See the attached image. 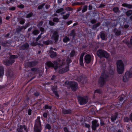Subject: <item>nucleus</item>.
Wrapping results in <instances>:
<instances>
[{
	"instance_id": "f257e3e1",
	"label": "nucleus",
	"mask_w": 132,
	"mask_h": 132,
	"mask_svg": "<svg viewBox=\"0 0 132 132\" xmlns=\"http://www.w3.org/2000/svg\"><path fill=\"white\" fill-rule=\"evenodd\" d=\"M114 71L110 69L109 72L106 73L105 71L103 72L101 74L99 80L98 82L100 86L103 87L105 84L106 81L108 80V78L110 75L111 77H113L114 74Z\"/></svg>"
},
{
	"instance_id": "f03ea898",
	"label": "nucleus",
	"mask_w": 132,
	"mask_h": 132,
	"mask_svg": "<svg viewBox=\"0 0 132 132\" xmlns=\"http://www.w3.org/2000/svg\"><path fill=\"white\" fill-rule=\"evenodd\" d=\"M40 119V117L38 116L35 120L34 128V132H42V126Z\"/></svg>"
},
{
	"instance_id": "7ed1b4c3",
	"label": "nucleus",
	"mask_w": 132,
	"mask_h": 132,
	"mask_svg": "<svg viewBox=\"0 0 132 132\" xmlns=\"http://www.w3.org/2000/svg\"><path fill=\"white\" fill-rule=\"evenodd\" d=\"M117 71L119 74H121L123 72L124 70V66L122 61L120 60H118L116 62Z\"/></svg>"
},
{
	"instance_id": "20e7f679",
	"label": "nucleus",
	"mask_w": 132,
	"mask_h": 132,
	"mask_svg": "<svg viewBox=\"0 0 132 132\" xmlns=\"http://www.w3.org/2000/svg\"><path fill=\"white\" fill-rule=\"evenodd\" d=\"M97 54L100 59L105 58L108 59L109 56V53L106 51L102 49L98 50L97 51Z\"/></svg>"
},
{
	"instance_id": "39448f33",
	"label": "nucleus",
	"mask_w": 132,
	"mask_h": 132,
	"mask_svg": "<svg viewBox=\"0 0 132 132\" xmlns=\"http://www.w3.org/2000/svg\"><path fill=\"white\" fill-rule=\"evenodd\" d=\"M78 101L80 105H84L88 102V97L86 96H78L77 97Z\"/></svg>"
},
{
	"instance_id": "423d86ee",
	"label": "nucleus",
	"mask_w": 132,
	"mask_h": 132,
	"mask_svg": "<svg viewBox=\"0 0 132 132\" xmlns=\"http://www.w3.org/2000/svg\"><path fill=\"white\" fill-rule=\"evenodd\" d=\"M132 77V72L130 71H127L124 75L122 79L123 81L125 82H127L129 78Z\"/></svg>"
},
{
	"instance_id": "0eeeda50",
	"label": "nucleus",
	"mask_w": 132,
	"mask_h": 132,
	"mask_svg": "<svg viewBox=\"0 0 132 132\" xmlns=\"http://www.w3.org/2000/svg\"><path fill=\"white\" fill-rule=\"evenodd\" d=\"M69 85L71 90L74 92L76 91L78 89V83L74 81H71Z\"/></svg>"
},
{
	"instance_id": "6e6552de",
	"label": "nucleus",
	"mask_w": 132,
	"mask_h": 132,
	"mask_svg": "<svg viewBox=\"0 0 132 132\" xmlns=\"http://www.w3.org/2000/svg\"><path fill=\"white\" fill-rule=\"evenodd\" d=\"M23 129L26 132H28V131L27 126L25 125H21L18 127H17L16 129V130L17 132H23Z\"/></svg>"
},
{
	"instance_id": "1a4fd4ad",
	"label": "nucleus",
	"mask_w": 132,
	"mask_h": 132,
	"mask_svg": "<svg viewBox=\"0 0 132 132\" xmlns=\"http://www.w3.org/2000/svg\"><path fill=\"white\" fill-rule=\"evenodd\" d=\"M92 129L94 131L96 130L97 128L99 126L98 121L96 119L92 121Z\"/></svg>"
},
{
	"instance_id": "9d476101",
	"label": "nucleus",
	"mask_w": 132,
	"mask_h": 132,
	"mask_svg": "<svg viewBox=\"0 0 132 132\" xmlns=\"http://www.w3.org/2000/svg\"><path fill=\"white\" fill-rule=\"evenodd\" d=\"M51 89L54 94L56 98L58 99L59 97V95L57 90V86H52L51 87Z\"/></svg>"
},
{
	"instance_id": "9b49d317",
	"label": "nucleus",
	"mask_w": 132,
	"mask_h": 132,
	"mask_svg": "<svg viewBox=\"0 0 132 132\" xmlns=\"http://www.w3.org/2000/svg\"><path fill=\"white\" fill-rule=\"evenodd\" d=\"M91 61L90 55L88 54L86 55L84 57V62L86 64H89Z\"/></svg>"
},
{
	"instance_id": "f8f14e48",
	"label": "nucleus",
	"mask_w": 132,
	"mask_h": 132,
	"mask_svg": "<svg viewBox=\"0 0 132 132\" xmlns=\"http://www.w3.org/2000/svg\"><path fill=\"white\" fill-rule=\"evenodd\" d=\"M38 63V62L36 60H34L31 62H28L26 63L27 66L31 68L36 66Z\"/></svg>"
},
{
	"instance_id": "ddd939ff",
	"label": "nucleus",
	"mask_w": 132,
	"mask_h": 132,
	"mask_svg": "<svg viewBox=\"0 0 132 132\" xmlns=\"http://www.w3.org/2000/svg\"><path fill=\"white\" fill-rule=\"evenodd\" d=\"M15 61L14 59L6 60H5L4 61V64L6 66H9L10 65H12L14 62Z\"/></svg>"
},
{
	"instance_id": "4468645a",
	"label": "nucleus",
	"mask_w": 132,
	"mask_h": 132,
	"mask_svg": "<svg viewBox=\"0 0 132 132\" xmlns=\"http://www.w3.org/2000/svg\"><path fill=\"white\" fill-rule=\"evenodd\" d=\"M69 70V66H67L65 68L60 69L59 71V72L60 74H62L68 72Z\"/></svg>"
},
{
	"instance_id": "2eb2a0df",
	"label": "nucleus",
	"mask_w": 132,
	"mask_h": 132,
	"mask_svg": "<svg viewBox=\"0 0 132 132\" xmlns=\"http://www.w3.org/2000/svg\"><path fill=\"white\" fill-rule=\"evenodd\" d=\"M53 63L54 64V66L52 67V68H53L55 70H57L58 68H61L63 65V63L61 64L60 65L58 66V65L59 64V63L56 61H53Z\"/></svg>"
},
{
	"instance_id": "dca6fc26",
	"label": "nucleus",
	"mask_w": 132,
	"mask_h": 132,
	"mask_svg": "<svg viewBox=\"0 0 132 132\" xmlns=\"http://www.w3.org/2000/svg\"><path fill=\"white\" fill-rule=\"evenodd\" d=\"M45 64L46 65V69H47L52 68L54 66V64L53 63V61L52 62L51 61H48L46 62Z\"/></svg>"
},
{
	"instance_id": "f3484780",
	"label": "nucleus",
	"mask_w": 132,
	"mask_h": 132,
	"mask_svg": "<svg viewBox=\"0 0 132 132\" xmlns=\"http://www.w3.org/2000/svg\"><path fill=\"white\" fill-rule=\"evenodd\" d=\"M29 47L28 44L26 42L20 46V49L21 50H27L29 49Z\"/></svg>"
},
{
	"instance_id": "a211bd4d",
	"label": "nucleus",
	"mask_w": 132,
	"mask_h": 132,
	"mask_svg": "<svg viewBox=\"0 0 132 132\" xmlns=\"http://www.w3.org/2000/svg\"><path fill=\"white\" fill-rule=\"evenodd\" d=\"M72 111L70 109H65L63 108L62 110V112L63 114H71L72 113Z\"/></svg>"
},
{
	"instance_id": "6ab92c4d",
	"label": "nucleus",
	"mask_w": 132,
	"mask_h": 132,
	"mask_svg": "<svg viewBox=\"0 0 132 132\" xmlns=\"http://www.w3.org/2000/svg\"><path fill=\"white\" fill-rule=\"evenodd\" d=\"M59 37V35L58 32L55 31L54 32L52 37V38L54 39L55 42L56 43L57 42L58 40Z\"/></svg>"
},
{
	"instance_id": "aec40b11",
	"label": "nucleus",
	"mask_w": 132,
	"mask_h": 132,
	"mask_svg": "<svg viewBox=\"0 0 132 132\" xmlns=\"http://www.w3.org/2000/svg\"><path fill=\"white\" fill-rule=\"evenodd\" d=\"M113 31L116 36H118L121 35V31L120 30L117 29V28H115L113 30Z\"/></svg>"
},
{
	"instance_id": "412c9836",
	"label": "nucleus",
	"mask_w": 132,
	"mask_h": 132,
	"mask_svg": "<svg viewBox=\"0 0 132 132\" xmlns=\"http://www.w3.org/2000/svg\"><path fill=\"white\" fill-rule=\"evenodd\" d=\"M49 53L51 54L50 56L51 58L55 57L57 56L56 53L55 52H54L53 50H50Z\"/></svg>"
},
{
	"instance_id": "4be33fe9",
	"label": "nucleus",
	"mask_w": 132,
	"mask_h": 132,
	"mask_svg": "<svg viewBox=\"0 0 132 132\" xmlns=\"http://www.w3.org/2000/svg\"><path fill=\"white\" fill-rule=\"evenodd\" d=\"M4 70L3 67H0V78H1L4 75Z\"/></svg>"
},
{
	"instance_id": "5701e85b",
	"label": "nucleus",
	"mask_w": 132,
	"mask_h": 132,
	"mask_svg": "<svg viewBox=\"0 0 132 132\" xmlns=\"http://www.w3.org/2000/svg\"><path fill=\"white\" fill-rule=\"evenodd\" d=\"M122 6L124 7H126L129 9H132V4L124 3L122 4Z\"/></svg>"
},
{
	"instance_id": "b1692460",
	"label": "nucleus",
	"mask_w": 132,
	"mask_h": 132,
	"mask_svg": "<svg viewBox=\"0 0 132 132\" xmlns=\"http://www.w3.org/2000/svg\"><path fill=\"white\" fill-rule=\"evenodd\" d=\"M118 114L117 113H116L114 115L112 116L111 118V119L112 122H114L117 118Z\"/></svg>"
},
{
	"instance_id": "393cba45",
	"label": "nucleus",
	"mask_w": 132,
	"mask_h": 132,
	"mask_svg": "<svg viewBox=\"0 0 132 132\" xmlns=\"http://www.w3.org/2000/svg\"><path fill=\"white\" fill-rule=\"evenodd\" d=\"M85 4L84 2H75L73 3L72 4V6H74L76 5H84Z\"/></svg>"
},
{
	"instance_id": "a878e982",
	"label": "nucleus",
	"mask_w": 132,
	"mask_h": 132,
	"mask_svg": "<svg viewBox=\"0 0 132 132\" xmlns=\"http://www.w3.org/2000/svg\"><path fill=\"white\" fill-rule=\"evenodd\" d=\"M6 73L8 77L10 78H12L13 76V73L9 70H8L6 71Z\"/></svg>"
},
{
	"instance_id": "bb28decb",
	"label": "nucleus",
	"mask_w": 132,
	"mask_h": 132,
	"mask_svg": "<svg viewBox=\"0 0 132 132\" xmlns=\"http://www.w3.org/2000/svg\"><path fill=\"white\" fill-rule=\"evenodd\" d=\"M100 36L102 40H106L105 35L104 33L103 32H101Z\"/></svg>"
},
{
	"instance_id": "cd10ccee",
	"label": "nucleus",
	"mask_w": 132,
	"mask_h": 132,
	"mask_svg": "<svg viewBox=\"0 0 132 132\" xmlns=\"http://www.w3.org/2000/svg\"><path fill=\"white\" fill-rule=\"evenodd\" d=\"M94 93V94H95L96 93L100 94H101L102 93V91L100 89H97L95 90Z\"/></svg>"
},
{
	"instance_id": "c85d7f7f",
	"label": "nucleus",
	"mask_w": 132,
	"mask_h": 132,
	"mask_svg": "<svg viewBox=\"0 0 132 132\" xmlns=\"http://www.w3.org/2000/svg\"><path fill=\"white\" fill-rule=\"evenodd\" d=\"M113 10L114 13H117L119 11V8L117 7H114L113 8Z\"/></svg>"
},
{
	"instance_id": "c756f323",
	"label": "nucleus",
	"mask_w": 132,
	"mask_h": 132,
	"mask_svg": "<svg viewBox=\"0 0 132 132\" xmlns=\"http://www.w3.org/2000/svg\"><path fill=\"white\" fill-rule=\"evenodd\" d=\"M100 23L98 22L95 24L93 25L92 26V28L93 29H95L99 26L100 25Z\"/></svg>"
},
{
	"instance_id": "7c9ffc66",
	"label": "nucleus",
	"mask_w": 132,
	"mask_h": 132,
	"mask_svg": "<svg viewBox=\"0 0 132 132\" xmlns=\"http://www.w3.org/2000/svg\"><path fill=\"white\" fill-rule=\"evenodd\" d=\"M70 36H72L73 37H75L76 36V33L74 30H72L71 31V32L70 33Z\"/></svg>"
},
{
	"instance_id": "2f4dec72",
	"label": "nucleus",
	"mask_w": 132,
	"mask_h": 132,
	"mask_svg": "<svg viewBox=\"0 0 132 132\" xmlns=\"http://www.w3.org/2000/svg\"><path fill=\"white\" fill-rule=\"evenodd\" d=\"M87 6L86 5H84L83 7L82 8V13H84L85 12H86L87 9Z\"/></svg>"
},
{
	"instance_id": "473e14b6",
	"label": "nucleus",
	"mask_w": 132,
	"mask_h": 132,
	"mask_svg": "<svg viewBox=\"0 0 132 132\" xmlns=\"http://www.w3.org/2000/svg\"><path fill=\"white\" fill-rule=\"evenodd\" d=\"M79 63L80 65L82 67H84L83 59H79Z\"/></svg>"
},
{
	"instance_id": "72a5a7b5",
	"label": "nucleus",
	"mask_w": 132,
	"mask_h": 132,
	"mask_svg": "<svg viewBox=\"0 0 132 132\" xmlns=\"http://www.w3.org/2000/svg\"><path fill=\"white\" fill-rule=\"evenodd\" d=\"M43 43L45 45H48L52 43V42L49 40L46 41H44L43 42Z\"/></svg>"
},
{
	"instance_id": "f704fd0d",
	"label": "nucleus",
	"mask_w": 132,
	"mask_h": 132,
	"mask_svg": "<svg viewBox=\"0 0 132 132\" xmlns=\"http://www.w3.org/2000/svg\"><path fill=\"white\" fill-rule=\"evenodd\" d=\"M129 118L128 117H125L123 119V121L125 122H128L130 121Z\"/></svg>"
},
{
	"instance_id": "c9c22d12",
	"label": "nucleus",
	"mask_w": 132,
	"mask_h": 132,
	"mask_svg": "<svg viewBox=\"0 0 132 132\" xmlns=\"http://www.w3.org/2000/svg\"><path fill=\"white\" fill-rule=\"evenodd\" d=\"M75 54V51L74 50L72 51L70 53V57H73Z\"/></svg>"
},
{
	"instance_id": "e433bc0d",
	"label": "nucleus",
	"mask_w": 132,
	"mask_h": 132,
	"mask_svg": "<svg viewBox=\"0 0 132 132\" xmlns=\"http://www.w3.org/2000/svg\"><path fill=\"white\" fill-rule=\"evenodd\" d=\"M70 39L69 37L66 36L65 38L63 39V41L64 43H66L70 40Z\"/></svg>"
},
{
	"instance_id": "4c0bfd02",
	"label": "nucleus",
	"mask_w": 132,
	"mask_h": 132,
	"mask_svg": "<svg viewBox=\"0 0 132 132\" xmlns=\"http://www.w3.org/2000/svg\"><path fill=\"white\" fill-rule=\"evenodd\" d=\"M45 128L46 129L50 130L51 129V126L50 124L47 123L45 125Z\"/></svg>"
},
{
	"instance_id": "58836bf2",
	"label": "nucleus",
	"mask_w": 132,
	"mask_h": 132,
	"mask_svg": "<svg viewBox=\"0 0 132 132\" xmlns=\"http://www.w3.org/2000/svg\"><path fill=\"white\" fill-rule=\"evenodd\" d=\"M126 14L127 16H129L132 14V10H129L126 12Z\"/></svg>"
},
{
	"instance_id": "ea45409f",
	"label": "nucleus",
	"mask_w": 132,
	"mask_h": 132,
	"mask_svg": "<svg viewBox=\"0 0 132 132\" xmlns=\"http://www.w3.org/2000/svg\"><path fill=\"white\" fill-rule=\"evenodd\" d=\"M63 10L64 9L62 8H61L57 10L55 12L56 13H59L62 12Z\"/></svg>"
},
{
	"instance_id": "a19ab883",
	"label": "nucleus",
	"mask_w": 132,
	"mask_h": 132,
	"mask_svg": "<svg viewBox=\"0 0 132 132\" xmlns=\"http://www.w3.org/2000/svg\"><path fill=\"white\" fill-rule=\"evenodd\" d=\"M22 29V28H21V27H20L19 26V28H18L16 29V32L18 33H19L21 31Z\"/></svg>"
},
{
	"instance_id": "79ce46f5",
	"label": "nucleus",
	"mask_w": 132,
	"mask_h": 132,
	"mask_svg": "<svg viewBox=\"0 0 132 132\" xmlns=\"http://www.w3.org/2000/svg\"><path fill=\"white\" fill-rule=\"evenodd\" d=\"M52 108V106L48 105H45L43 107V108L44 109H49L50 110H51Z\"/></svg>"
},
{
	"instance_id": "37998d69",
	"label": "nucleus",
	"mask_w": 132,
	"mask_h": 132,
	"mask_svg": "<svg viewBox=\"0 0 132 132\" xmlns=\"http://www.w3.org/2000/svg\"><path fill=\"white\" fill-rule=\"evenodd\" d=\"M69 15L70 13H67L66 15L63 16V19L66 20L69 17Z\"/></svg>"
},
{
	"instance_id": "c03bdc74",
	"label": "nucleus",
	"mask_w": 132,
	"mask_h": 132,
	"mask_svg": "<svg viewBox=\"0 0 132 132\" xmlns=\"http://www.w3.org/2000/svg\"><path fill=\"white\" fill-rule=\"evenodd\" d=\"M18 58V56L16 55H10V59H17Z\"/></svg>"
},
{
	"instance_id": "a18cd8bd",
	"label": "nucleus",
	"mask_w": 132,
	"mask_h": 132,
	"mask_svg": "<svg viewBox=\"0 0 132 132\" xmlns=\"http://www.w3.org/2000/svg\"><path fill=\"white\" fill-rule=\"evenodd\" d=\"M33 13L32 12H30L29 14H27L26 18H29L31 17L33 15Z\"/></svg>"
},
{
	"instance_id": "49530a36",
	"label": "nucleus",
	"mask_w": 132,
	"mask_h": 132,
	"mask_svg": "<svg viewBox=\"0 0 132 132\" xmlns=\"http://www.w3.org/2000/svg\"><path fill=\"white\" fill-rule=\"evenodd\" d=\"M39 31L37 30H34L33 32V33L34 35H38L39 33Z\"/></svg>"
},
{
	"instance_id": "de8ad7c7",
	"label": "nucleus",
	"mask_w": 132,
	"mask_h": 132,
	"mask_svg": "<svg viewBox=\"0 0 132 132\" xmlns=\"http://www.w3.org/2000/svg\"><path fill=\"white\" fill-rule=\"evenodd\" d=\"M31 70L32 72H35L38 70L37 68H31Z\"/></svg>"
},
{
	"instance_id": "09e8293b",
	"label": "nucleus",
	"mask_w": 132,
	"mask_h": 132,
	"mask_svg": "<svg viewBox=\"0 0 132 132\" xmlns=\"http://www.w3.org/2000/svg\"><path fill=\"white\" fill-rule=\"evenodd\" d=\"M45 5V4L43 3L42 4L39 5L38 7V8L39 10L41 9H42L43 7Z\"/></svg>"
},
{
	"instance_id": "8fccbe9b",
	"label": "nucleus",
	"mask_w": 132,
	"mask_h": 132,
	"mask_svg": "<svg viewBox=\"0 0 132 132\" xmlns=\"http://www.w3.org/2000/svg\"><path fill=\"white\" fill-rule=\"evenodd\" d=\"M31 45L34 46H36L37 45H38V43L37 42H33L32 43H31Z\"/></svg>"
},
{
	"instance_id": "3c124183",
	"label": "nucleus",
	"mask_w": 132,
	"mask_h": 132,
	"mask_svg": "<svg viewBox=\"0 0 132 132\" xmlns=\"http://www.w3.org/2000/svg\"><path fill=\"white\" fill-rule=\"evenodd\" d=\"M59 20L58 18L57 17L54 18L53 19V21L54 22H58Z\"/></svg>"
},
{
	"instance_id": "603ef678",
	"label": "nucleus",
	"mask_w": 132,
	"mask_h": 132,
	"mask_svg": "<svg viewBox=\"0 0 132 132\" xmlns=\"http://www.w3.org/2000/svg\"><path fill=\"white\" fill-rule=\"evenodd\" d=\"M85 52H82L80 54L79 59H83V57L85 54Z\"/></svg>"
},
{
	"instance_id": "864d4df0",
	"label": "nucleus",
	"mask_w": 132,
	"mask_h": 132,
	"mask_svg": "<svg viewBox=\"0 0 132 132\" xmlns=\"http://www.w3.org/2000/svg\"><path fill=\"white\" fill-rule=\"evenodd\" d=\"M63 130L64 132H70L69 130L66 127H64Z\"/></svg>"
},
{
	"instance_id": "5fc2aeb1",
	"label": "nucleus",
	"mask_w": 132,
	"mask_h": 132,
	"mask_svg": "<svg viewBox=\"0 0 132 132\" xmlns=\"http://www.w3.org/2000/svg\"><path fill=\"white\" fill-rule=\"evenodd\" d=\"M16 9V7L15 6H12L11 7H9V10L14 11Z\"/></svg>"
},
{
	"instance_id": "6e6d98bb",
	"label": "nucleus",
	"mask_w": 132,
	"mask_h": 132,
	"mask_svg": "<svg viewBox=\"0 0 132 132\" xmlns=\"http://www.w3.org/2000/svg\"><path fill=\"white\" fill-rule=\"evenodd\" d=\"M25 21V20L22 19L20 21L19 23L21 24H23L24 23Z\"/></svg>"
},
{
	"instance_id": "4d7b16f0",
	"label": "nucleus",
	"mask_w": 132,
	"mask_h": 132,
	"mask_svg": "<svg viewBox=\"0 0 132 132\" xmlns=\"http://www.w3.org/2000/svg\"><path fill=\"white\" fill-rule=\"evenodd\" d=\"M18 7L20 8V9H22L24 8V6L22 4H21L18 6Z\"/></svg>"
},
{
	"instance_id": "13d9d810",
	"label": "nucleus",
	"mask_w": 132,
	"mask_h": 132,
	"mask_svg": "<svg viewBox=\"0 0 132 132\" xmlns=\"http://www.w3.org/2000/svg\"><path fill=\"white\" fill-rule=\"evenodd\" d=\"M49 24L51 26H54L55 25V23L52 21H50L49 22Z\"/></svg>"
},
{
	"instance_id": "bf43d9fd",
	"label": "nucleus",
	"mask_w": 132,
	"mask_h": 132,
	"mask_svg": "<svg viewBox=\"0 0 132 132\" xmlns=\"http://www.w3.org/2000/svg\"><path fill=\"white\" fill-rule=\"evenodd\" d=\"M96 22V20L95 19H93L91 20L90 22L91 23L93 24L95 23Z\"/></svg>"
},
{
	"instance_id": "052dcab7",
	"label": "nucleus",
	"mask_w": 132,
	"mask_h": 132,
	"mask_svg": "<svg viewBox=\"0 0 132 132\" xmlns=\"http://www.w3.org/2000/svg\"><path fill=\"white\" fill-rule=\"evenodd\" d=\"M73 22V21L72 20H70L69 21H68L66 22V24L68 25V26L71 23H72Z\"/></svg>"
},
{
	"instance_id": "680f3d73",
	"label": "nucleus",
	"mask_w": 132,
	"mask_h": 132,
	"mask_svg": "<svg viewBox=\"0 0 132 132\" xmlns=\"http://www.w3.org/2000/svg\"><path fill=\"white\" fill-rule=\"evenodd\" d=\"M66 10L67 11H72L73 10V9L72 8L68 7L66 9Z\"/></svg>"
},
{
	"instance_id": "e2e57ef3",
	"label": "nucleus",
	"mask_w": 132,
	"mask_h": 132,
	"mask_svg": "<svg viewBox=\"0 0 132 132\" xmlns=\"http://www.w3.org/2000/svg\"><path fill=\"white\" fill-rule=\"evenodd\" d=\"M56 78V76L55 75H53L52 76L51 80H54Z\"/></svg>"
},
{
	"instance_id": "0e129e2a",
	"label": "nucleus",
	"mask_w": 132,
	"mask_h": 132,
	"mask_svg": "<svg viewBox=\"0 0 132 132\" xmlns=\"http://www.w3.org/2000/svg\"><path fill=\"white\" fill-rule=\"evenodd\" d=\"M48 114L47 113L45 112L43 113V117L45 118H47V117Z\"/></svg>"
},
{
	"instance_id": "69168bd1",
	"label": "nucleus",
	"mask_w": 132,
	"mask_h": 132,
	"mask_svg": "<svg viewBox=\"0 0 132 132\" xmlns=\"http://www.w3.org/2000/svg\"><path fill=\"white\" fill-rule=\"evenodd\" d=\"M41 37V36L39 35L36 38V42H37Z\"/></svg>"
},
{
	"instance_id": "338daca9",
	"label": "nucleus",
	"mask_w": 132,
	"mask_h": 132,
	"mask_svg": "<svg viewBox=\"0 0 132 132\" xmlns=\"http://www.w3.org/2000/svg\"><path fill=\"white\" fill-rule=\"evenodd\" d=\"M129 118L130 121L132 122V112L129 115Z\"/></svg>"
},
{
	"instance_id": "774afa93",
	"label": "nucleus",
	"mask_w": 132,
	"mask_h": 132,
	"mask_svg": "<svg viewBox=\"0 0 132 132\" xmlns=\"http://www.w3.org/2000/svg\"><path fill=\"white\" fill-rule=\"evenodd\" d=\"M34 95L36 96H38L39 95V93L38 92H35L34 93Z\"/></svg>"
}]
</instances>
